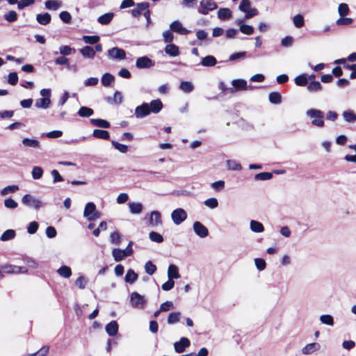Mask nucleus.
Instances as JSON below:
<instances>
[{
	"label": "nucleus",
	"instance_id": "nucleus-1",
	"mask_svg": "<svg viewBox=\"0 0 356 356\" xmlns=\"http://www.w3.org/2000/svg\"><path fill=\"white\" fill-rule=\"evenodd\" d=\"M306 115L308 118L313 119L311 122L312 125L318 127H324V113L322 111L316 108H310L306 111Z\"/></svg>",
	"mask_w": 356,
	"mask_h": 356
},
{
	"label": "nucleus",
	"instance_id": "nucleus-2",
	"mask_svg": "<svg viewBox=\"0 0 356 356\" xmlns=\"http://www.w3.org/2000/svg\"><path fill=\"white\" fill-rule=\"evenodd\" d=\"M83 216L89 221H93L100 218V213L97 211L96 206L93 202H88L86 204Z\"/></svg>",
	"mask_w": 356,
	"mask_h": 356
},
{
	"label": "nucleus",
	"instance_id": "nucleus-3",
	"mask_svg": "<svg viewBox=\"0 0 356 356\" xmlns=\"http://www.w3.org/2000/svg\"><path fill=\"white\" fill-rule=\"evenodd\" d=\"M147 300L145 297L138 292H132L130 295V304L135 309H142L144 308Z\"/></svg>",
	"mask_w": 356,
	"mask_h": 356
},
{
	"label": "nucleus",
	"instance_id": "nucleus-4",
	"mask_svg": "<svg viewBox=\"0 0 356 356\" xmlns=\"http://www.w3.org/2000/svg\"><path fill=\"white\" fill-rule=\"evenodd\" d=\"M22 202L26 206L29 207H32L36 210H38L43 206V204L41 200L35 198V197L30 194L24 195L22 198Z\"/></svg>",
	"mask_w": 356,
	"mask_h": 356
},
{
	"label": "nucleus",
	"instance_id": "nucleus-5",
	"mask_svg": "<svg viewBox=\"0 0 356 356\" xmlns=\"http://www.w3.org/2000/svg\"><path fill=\"white\" fill-rule=\"evenodd\" d=\"M171 218L175 225H179L187 218V213L184 209L177 208L172 211Z\"/></svg>",
	"mask_w": 356,
	"mask_h": 356
},
{
	"label": "nucleus",
	"instance_id": "nucleus-6",
	"mask_svg": "<svg viewBox=\"0 0 356 356\" xmlns=\"http://www.w3.org/2000/svg\"><path fill=\"white\" fill-rule=\"evenodd\" d=\"M217 7V4L212 0H202L198 12L202 15H207L209 11L216 9Z\"/></svg>",
	"mask_w": 356,
	"mask_h": 356
},
{
	"label": "nucleus",
	"instance_id": "nucleus-7",
	"mask_svg": "<svg viewBox=\"0 0 356 356\" xmlns=\"http://www.w3.org/2000/svg\"><path fill=\"white\" fill-rule=\"evenodd\" d=\"M154 65V62L146 56L139 57L136 62V66L138 69L150 68Z\"/></svg>",
	"mask_w": 356,
	"mask_h": 356
},
{
	"label": "nucleus",
	"instance_id": "nucleus-8",
	"mask_svg": "<svg viewBox=\"0 0 356 356\" xmlns=\"http://www.w3.org/2000/svg\"><path fill=\"white\" fill-rule=\"evenodd\" d=\"M108 56L112 59L123 60L126 57V52L122 49L113 47L108 51Z\"/></svg>",
	"mask_w": 356,
	"mask_h": 356
},
{
	"label": "nucleus",
	"instance_id": "nucleus-9",
	"mask_svg": "<svg viewBox=\"0 0 356 356\" xmlns=\"http://www.w3.org/2000/svg\"><path fill=\"white\" fill-rule=\"evenodd\" d=\"M193 227L194 232L200 238H205L209 235L208 229L199 221H195Z\"/></svg>",
	"mask_w": 356,
	"mask_h": 356
},
{
	"label": "nucleus",
	"instance_id": "nucleus-10",
	"mask_svg": "<svg viewBox=\"0 0 356 356\" xmlns=\"http://www.w3.org/2000/svg\"><path fill=\"white\" fill-rule=\"evenodd\" d=\"M191 341L186 337H181L179 341L174 343V348L176 353H181L184 352L185 349L190 346Z\"/></svg>",
	"mask_w": 356,
	"mask_h": 356
},
{
	"label": "nucleus",
	"instance_id": "nucleus-11",
	"mask_svg": "<svg viewBox=\"0 0 356 356\" xmlns=\"http://www.w3.org/2000/svg\"><path fill=\"white\" fill-rule=\"evenodd\" d=\"M134 114L136 118L139 119L143 118L149 115V104L144 102L141 105L137 106L135 108Z\"/></svg>",
	"mask_w": 356,
	"mask_h": 356
},
{
	"label": "nucleus",
	"instance_id": "nucleus-12",
	"mask_svg": "<svg viewBox=\"0 0 356 356\" xmlns=\"http://www.w3.org/2000/svg\"><path fill=\"white\" fill-rule=\"evenodd\" d=\"M233 87L229 88V93H234L237 90H247V82L243 79H234L232 81Z\"/></svg>",
	"mask_w": 356,
	"mask_h": 356
},
{
	"label": "nucleus",
	"instance_id": "nucleus-13",
	"mask_svg": "<svg viewBox=\"0 0 356 356\" xmlns=\"http://www.w3.org/2000/svg\"><path fill=\"white\" fill-rule=\"evenodd\" d=\"M149 223L153 227L161 225L162 219L160 212L158 211H152L149 215Z\"/></svg>",
	"mask_w": 356,
	"mask_h": 356
},
{
	"label": "nucleus",
	"instance_id": "nucleus-14",
	"mask_svg": "<svg viewBox=\"0 0 356 356\" xmlns=\"http://www.w3.org/2000/svg\"><path fill=\"white\" fill-rule=\"evenodd\" d=\"M172 31L178 33L181 35H187L190 31L183 27L182 24L179 21H174L170 25Z\"/></svg>",
	"mask_w": 356,
	"mask_h": 356
},
{
	"label": "nucleus",
	"instance_id": "nucleus-15",
	"mask_svg": "<svg viewBox=\"0 0 356 356\" xmlns=\"http://www.w3.org/2000/svg\"><path fill=\"white\" fill-rule=\"evenodd\" d=\"M149 6L148 2H142L136 4V7L131 10V15L134 17H139L143 11H145Z\"/></svg>",
	"mask_w": 356,
	"mask_h": 356
},
{
	"label": "nucleus",
	"instance_id": "nucleus-16",
	"mask_svg": "<svg viewBox=\"0 0 356 356\" xmlns=\"http://www.w3.org/2000/svg\"><path fill=\"white\" fill-rule=\"evenodd\" d=\"M321 348V345L318 343L314 342L307 344L302 348V353L304 355H310Z\"/></svg>",
	"mask_w": 356,
	"mask_h": 356
},
{
	"label": "nucleus",
	"instance_id": "nucleus-17",
	"mask_svg": "<svg viewBox=\"0 0 356 356\" xmlns=\"http://www.w3.org/2000/svg\"><path fill=\"white\" fill-rule=\"evenodd\" d=\"M163 108V103L160 99H154L149 104V113H158Z\"/></svg>",
	"mask_w": 356,
	"mask_h": 356
},
{
	"label": "nucleus",
	"instance_id": "nucleus-18",
	"mask_svg": "<svg viewBox=\"0 0 356 356\" xmlns=\"http://www.w3.org/2000/svg\"><path fill=\"white\" fill-rule=\"evenodd\" d=\"M105 330L109 336L113 337L118 333V324L115 321H111L106 325Z\"/></svg>",
	"mask_w": 356,
	"mask_h": 356
},
{
	"label": "nucleus",
	"instance_id": "nucleus-19",
	"mask_svg": "<svg viewBox=\"0 0 356 356\" xmlns=\"http://www.w3.org/2000/svg\"><path fill=\"white\" fill-rule=\"evenodd\" d=\"M165 52L170 56H177L179 55V47L172 43L167 44L165 47Z\"/></svg>",
	"mask_w": 356,
	"mask_h": 356
},
{
	"label": "nucleus",
	"instance_id": "nucleus-20",
	"mask_svg": "<svg viewBox=\"0 0 356 356\" xmlns=\"http://www.w3.org/2000/svg\"><path fill=\"white\" fill-rule=\"evenodd\" d=\"M168 277L170 280L178 279L180 277L178 267L174 264H170L168 269Z\"/></svg>",
	"mask_w": 356,
	"mask_h": 356
},
{
	"label": "nucleus",
	"instance_id": "nucleus-21",
	"mask_svg": "<svg viewBox=\"0 0 356 356\" xmlns=\"http://www.w3.org/2000/svg\"><path fill=\"white\" fill-rule=\"evenodd\" d=\"M51 17L48 13L38 14L36 16L37 22L41 25H47L50 23Z\"/></svg>",
	"mask_w": 356,
	"mask_h": 356
},
{
	"label": "nucleus",
	"instance_id": "nucleus-22",
	"mask_svg": "<svg viewBox=\"0 0 356 356\" xmlns=\"http://www.w3.org/2000/svg\"><path fill=\"white\" fill-rule=\"evenodd\" d=\"M80 53L84 58H93L95 56V49L90 46H85L80 49Z\"/></svg>",
	"mask_w": 356,
	"mask_h": 356
},
{
	"label": "nucleus",
	"instance_id": "nucleus-23",
	"mask_svg": "<svg viewBox=\"0 0 356 356\" xmlns=\"http://www.w3.org/2000/svg\"><path fill=\"white\" fill-rule=\"evenodd\" d=\"M50 104V98H39L35 100V106L38 108L46 109L49 107Z\"/></svg>",
	"mask_w": 356,
	"mask_h": 356
},
{
	"label": "nucleus",
	"instance_id": "nucleus-24",
	"mask_svg": "<svg viewBox=\"0 0 356 356\" xmlns=\"http://www.w3.org/2000/svg\"><path fill=\"white\" fill-rule=\"evenodd\" d=\"M122 95L119 91H115L113 97H107L106 100L109 104H120L122 102Z\"/></svg>",
	"mask_w": 356,
	"mask_h": 356
},
{
	"label": "nucleus",
	"instance_id": "nucleus-25",
	"mask_svg": "<svg viewBox=\"0 0 356 356\" xmlns=\"http://www.w3.org/2000/svg\"><path fill=\"white\" fill-rule=\"evenodd\" d=\"M128 206L129 211L132 214H139L143 209V204L140 202H129Z\"/></svg>",
	"mask_w": 356,
	"mask_h": 356
},
{
	"label": "nucleus",
	"instance_id": "nucleus-26",
	"mask_svg": "<svg viewBox=\"0 0 356 356\" xmlns=\"http://www.w3.org/2000/svg\"><path fill=\"white\" fill-rule=\"evenodd\" d=\"M90 123L95 126V127H101V128H105V129H108L111 127V124L108 121L106 120H103V119H90Z\"/></svg>",
	"mask_w": 356,
	"mask_h": 356
},
{
	"label": "nucleus",
	"instance_id": "nucleus-27",
	"mask_svg": "<svg viewBox=\"0 0 356 356\" xmlns=\"http://www.w3.org/2000/svg\"><path fill=\"white\" fill-rule=\"evenodd\" d=\"M114 14L113 13H107L102 15L97 18V22L102 25L108 24L113 19Z\"/></svg>",
	"mask_w": 356,
	"mask_h": 356
},
{
	"label": "nucleus",
	"instance_id": "nucleus-28",
	"mask_svg": "<svg viewBox=\"0 0 356 356\" xmlns=\"http://www.w3.org/2000/svg\"><path fill=\"white\" fill-rule=\"evenodd\" d=\"M216 63V58L213 56H207L202 58L201 60V65L204 67H213Z\"/></svg>",
	"mask_w": 356,
	"mask_h": 356
},
{
	"label": "nucleus",
	"instance_id": "nucleus-29",
	"mask_svg": "<svg viewBox=\"0 0 356 356\" xmlns=\"http://www.w3.org/2000/svg\"><path fill=\"white\" fill-rule=\"evenodd\" d=\"M92 135L93 137L99 139L108 140L110 138L109 132L102 129H95Z\"/></svg>",
	"mask_w": 356,
	"mask_h": 356
},
{
	"label": "nucleus",
	"instance_id": "nucleus-30",
	"mask_svg": "<svg viewBox=\"0 0 356 356\" xmlns=\"http://www.w3.org/2000/svg\"><path fill=\"white\" fill-rule=\"evenodd\" d=\"M218 17L222 20L229 19L232 17V11L229 8H220L218 11Z\"/></svg>",
	"mask_w": 356,
	"mask_h": 356
},
{
	"label": "nucleus",
	"instance_id": "nucleus-31",
	"mask_svg": "<svg viewBox=\"0 0 356 356\" xmlns=\"http://www.w3.org/2000/svg\"><path fill=\"white\" fill-rule=\"evenodd\" d=\"M62 6V2L58 0H47L45 7L49 10H57Z\"/></svg>",
	"mask_w": 356,
	"mask_h": 356
},
{
	"label": "nucleus",
	"instance_id": "nucleus-32",
	"mask_svg": "<svg viewBox=\"0 0 356 356\" xmlns=\"http://www.w3.org/2000/svg\"><path fill=\"white\" fill-rule=\"evenodd\" d=\"M22 143L25 147L33 148H40V142L35 139L25 138L22 140Z\"/></svg>",
	"mask_w": 356,
	"mask_h": 356
},
{
	"label": "nucleus",
	"instance_id": "nucleus-33",
	"mask_svg": "<svg viewBox=\"0 0 356 356\" xmlns=\"http://www.w3.org/2000/svg\"><path fill=\"white\" fill-rule=\"evenodd\" d=\"M250 229L255 233H261L264 230L262 223L257 220H252L250 221Z\"/></svg>",
	"mask_w": 356,
	"mask_h": 356
},
{
	"label": "nucleus",
	"instance_id": "nucleus-34",
	"mask_svg": "<svg viewBox=\"0 0 356 356\" xmlns=\"http://www.w3.org/2000/svg\"><path fill=\"white\" fill-rule=\"evenodd\" d=\"M112 255L115 261H122L124 257H127L124 250H121L119 248H114L112 250Z\"/></svg>",
	"mask_w": 356,
	"mask_h": 356
},
{
	"label": "nucleus",
	"instance_id": "nucleus-35",
	"mask_svg": "<svg viewBox=\"0 0 356 356\" xmlns=\"http://www.w3.org/2000/svg\"><path fill=\"white\" fill-rule=\"evenodd\" d=\"M58 274L64 277L69 278L72 275V270L67 266H62L57 270Z\"/></svg>",
	"mask_w": 356,
	"mask_h": 356
},
{
	"label": "nucleus",
	"instance_id": "nucleus-36",
	"mask_svg": "<svg viewBox=\"0 0 356 356\" xmlns=\"http://www.w3.org/2000/svg\"><path fill=\"white\" fill-rule=\"evenodd\" d=\"M268 99L271 104H280L282 102V95L279 92H272L268 95Z\"/></svg>",
	"mask_w": 356,
	"mask_h": 356
},
{
	"label": "nucleus",
	"instance_id": "nucleus-37",
	"mask_svg": "<svg viewBox=\"0 0 356 356\" xmlns=\"http://www.w3.org/2000/svg\"><path fill=\"white\" fill-rule=\"evenodd\" d=\"M94 111L89 107L81 106L77 112V114L82 118H89L92 115Z\"/></svg>",
	"mask_w": 356,
	"mask_h": 356
},
{
	"label": "nucleus",
	"instance_id": "nucleus-38",
	"mask_svg": "<svg viewBox=\"0 0 356 356\" xmlns=\"http://www.w3.org/2000/svg\"><path fill=\"white\" fill-rule=\"evenodd\" d=\"M295 83L298 86H306L308 85V78L307 74H302L296 76L294 79Z\"/></svg>",
	"mask_w": 356,
	"mask_h": 356
},
{
	"label": "nucleus",
	"instance_id": "nucleus-39",
	"mask_svg": "<svg viewBox=\"0 0 356 356\" xmlns=\"http://www.w3.org/2000/svg\"><path fill=\"white\" fill-rule=\"evenodd\" d=\"M115 77L110 73H105L102 76V84L104 86L108 87L110 86L111 83L114 81Z\"/></svg>",
	"mask_w": 356,
	"mask_h": 356
},
{
	"label": "nucleus",
	"instance_id": "nucleus-40",
	"mask_svg": "<svg viewBox=\"0 0 356 356\" xmlns=\"http://www.w3.org/2000/svg\"><path fill=\"white\" fill-rule=\"evenodd\" d=\"M343 117L344 120L349 123H354L356 121V114L350 110L343 111Z\"/></svg>",
	"mask_w": 356,
	"mask_h": 356
},
{
	"label": "nucleus",
	"instance_id": "nucleus-41",
	"mask_svg": "<svg viewBox=\"0 0 356 356\" xmlns=\"http://www.w3.org/2000/svg\"><path fill=\"white\" fill-rule=\"evenodd\" d=\"M16 232L14 229H7L1 236L0 240L6 241L13 239L15 237Z\"/></svg>",
	"mask_w": 356,
	"mask_h": 356
},
{
	"label": "nucleus",
	"instance_id": "nucleus-42",
	"mask_svg": "<svg viewBox=\"0 0 356 356\" xmlns=\"http://www.w3.org/2000/svg\"><path fill=\"white\" fill-rule=\"evenodd\" d=\"M323 89V86L319 81H311L307 85V90L309 92H314L321 91Z\"/></svg>",
	"mask_w": 356,
	"mask_h": 356
},
{
	"label": "nucleus",
	"instance_id": "nucleus-43",
	"mask_svg": "<svg viewBox=\"0 0 356 356\" xmlns=\"http://www.w3.org/2000/svg\"><path fill=\"white\" fill-rule=\"evenodd\" d=\"M179 88L184 92L189 93L194 89V86L190 81H183L180 83Z\"/></svg>",
	"mask_w": 356,
	"mask_h": 356
},
{
	"label": "nucleus",
	"instance_id": "nucleus-44",
	"mask_svg": "<svg viewBox=\"0 0 356 356\" xmlns=\"http://www.w3.org/2000/svg\"><path fill=\"white\" fill-rule=\"evenodd\" d=\"M138 279V274L136 273L133 270L129 269L127 270L125 275V282L127 283L132 284Z\"/></svg>",
	"mask_w": 356,
	"mask_h": 356
},
{
	"label": "nucleus",
	"instance_id": "nucleus-45",
	"mask_svg": "<svg viewBox=\"0 0 356 356\" xmlns=\"http://www.w3.org/2000/svg\"><path fill=\"white\" fill-rule=\"evenodd\" d=\"M82 40L86 44H95L99 41L100 38L98 35H83Z\"/></svg>",
	"mask_w": 356,
	"mask_h": 356
},
{
	"label": "nucleus",
	"instance_id": "nucleus-46",
	"mask_svg": "<svg viewBox=\"0 0 356 356\" xmlns=\"http://www.w3.org/2000/svg\"><path fill=\"white\" fill-rule=\"evenodd\" d=\"M76 49L67 45H63L59 47V53L64 56H70L74 53Z\"/></svg>",
	"mask_w": 356,
	"mask_h": 356
},
{
	"label": "nucleus",
	"instance_id": "nucleus-47",
	"mask_svg": "<svg viewBox=\"0 0 356 356\" xmlns=\"http://www.w3.org/2000/svg\"><path fill=\"white\" fill-rule=\"evenodd\" d=\"M22 267L16 266H7L3 267V272L6 273H23L26 270H22Z\"/></svg>",
	"mask_w": 356,
	"mask_h": 356
},
{
	"label": "nucleus",
	"instance_id": "nucleus-48",
	"mask_svg": "<svg viewBox=\"0 0 356 356\" xmlns=\"http://www.w3.org/2000/svg\"><path fill=\"white\" fill-rule=\"evenodd\" d=\"M180 316H181V313L179 312L170 313L168 317V320H167L168 323V324H175V323L179 322L180 320Z\"/></svg>",
	"mask_w": 356,
	"mask_h": 356
},
{
	"label": "nucleus",
	"instance_id": "nucleus-49",
	"mask_svg": "<svg viewBox=\"0 0 356 356\" xmlns=\"http://www.w3.org/2000/svg\"><path fill=\"white\" fill-rule=\"evenodd\" d=\"M273 177V175L271 172H260V173H258V174H256L254 175V179L256 181H259V180H261V181H266V180H269L271 178Z\"/></svg>",
	"mask_w": 356,
	"mask_h": 356
},
{
	"label": "nucleus",
	"instance_id": "nucleus-50",
	"mask_svg": "<svg viewBox=\"0 0 356 356\" xmlns=\"http://www.w3.org/2000/svg\"><path fill=\"white\" fill-rule=\"evenodd\" d=\"M149 238L152 241L156 242L158 243H162L164 240L163 237L162 236L161 234H160L158 232H154V231L149 232Z\"/></svg>",
	"mask_w": 356,
	"mask_h": 356
},
{
	"label": "nucleus",
	"instance_id": "nucleus-51",
	"mask_svg": "<svg viewBox=\"0 0 356 356\" xmlns=\"http://www.w3.org/2000/svg\"><path fill=\"white\" fill-rule=\"evenodd\" d=\"M293 22L296 28H301L305 24L304 17L302 15L298 14L293 18Z\"/></svg>",
	"mask_w": 356,
	"mask_h": 356
},
{
	"label": "nucleus",
	"instance_id": "nucleus-52",
	"mask_svg": "<svg viewBox=\"0 0 356 356\" xmlns=\"http://www.w3.org/2000/svg\"><path fill=\"white\" fill-rule=\"evenodd\" d=\"M227 166L230 170H241L242 168L241 165L234 160H227Z\"/></svg>",
	"mask_w": 356,
	"mask_h": 356
},
{
	"label": "nucleus",
	"instance_id": "nucleus-53",
	"mask_svg": "<svg viewBox=\"0 0 356 356\" xmlns=\"http://www.w3.org/2000/svg\"><path fill=\"white\" fill-rule=\"evenodd\" d=\"M17 190H19V186L17 185H10V186H8L3 188L1 191V195L2 196H5V195H8V193H15Z\"/></svg>",
	"mask_w": 356,
	"mask_h": 356
},
{
	"label": "nucleus",
	"instance_id": "nucleus-54",
	"mask_svg": "<svg viewBox=\"0 0 356 356\" xmlns=\"http://www.w3.org/2000/svg\"><path fill=\"white\" fill-rule=\"evenodd\" d=\"M320 321L322 323L332 326L334 325V318L329 314H323L320 316Z\"/></svg>",
	"mask_w": 356,
	"mask_h": 356
},
{
	"label": "nucleus",
	"instance_id": "nucleus-55",
	"mask_svg": "<svg viewBox=\"0 0 356 356\" xmlns=\"http://www.w3.org/2000/svg\"><path fill=\"white\" fill-rule=\"evenodd\" d=\"M145 273L149 275H153L156 270V266L151 261H148L145 265Z\"/></svg>",
	"mask_w": 356,
	"mask_h": 356
},
{
	"label": "nucleus",
	"instance_id": "nucleus-56",
	"mask_svg": "<svg viewBox=\"0 0 356 356\" xmlns=\"http://www.w3.org/2000/svg\"><path fill=\"white\" fill-rule=\"evenodd\" d=\"M32 177L34 179H39L42 177L43 170L41 167L34 166L31 172Z\"/></svg>",
	"mask_w": 356,
	"mask_h": 356
},
{
	"label": "nucleus",
	"instance_id": "nucleus-57",
	"mask_svg": "<svg viewBox=\"0 0 356 356\" xmlns=\"http://www.w3.org/2000/svg\"><path fill=\"white\" fill-rule=\"evenodd\" d=\"M8 22H14L17 19V13L15 10H10L3 16Z\"/></svg>",
	"mask_w": 356,
	"mask_h": 356
},
{
	"label": "nucleus",
	"instance_id": "nucleus-58",
	"mask_svg": "<svg viewBox=\"0 0 356 356\" xmlns=\"http://www.w3.org/2000/svg\"><path fill=\"white\" fill-rule=\"evenodd\" d=\"M239 31L245 35H252L254 33V28L248 24H241L239 26Z\"/></svg>",
	"mask_w": 356,
	"mask_h": 356
},
{
	"label": "nucleus",
	"instance_id": "nucleus-59",
	"mask_svg": "<svg viewBox=\"0 0 356 356\" xmlns=\"http://www.w3.org/2000/svg\"><path fill=\"white\" fill-rule=\"evenodd\" d=\"M112 145L121 153H127L128 151V147L126 145L119 143L115 140L111 141Z\"/></svg>",
	"mask_w": 356,
	"mask_h": 356
},
{
	"label": "nucleus",
	"instance_id": "nucleus-60",
	"mask_svg": "<svg viewBox=\"0 0 356 356\" xmlns=\"http://www.w3.org/2000/svg\"><path fill=\"white\" fill-rule=\"evenodd\" d=\"M204 204L210 209H216L218 206V202L216 198L211 197L204 201Z\"/></svg>",
	"mask_w": 356,
	"mask_h": 356
},
{
	"label": "nucleus",
	"instance_id": "nucleus-61",
	"mask_svg": "<svg viewBox=\"0 0 356 356\" xmlns=\"http://www.w3.org/2000/svg\"><path fill=\"white\" fill-rule=\"evenodd\" d=\"M111 243L115 245H119L121 242V236L119 232H114L110 235Z\"/></svg>",
	"mask_w": 356,
	"mask_h": 356
},
{
	"label": "nucleus",
	"instance_id": "nucleus-62",
	"mask_svg": "<svg viewBox=\"0 0 356 356\" xmlns=\"http://www.w3.org/2000/svg\"><path fill=\"white\" fill-rule=\"evenodd\" d=\"M338 12L341 17L348 15L349 13L348 6L345 3H340L338 8Z\"/></svg>",
	"mask_w": 356,
	"mask_h": 356
},
{
	"label": "nucleus",
	"instance_id": "nucleus-63",
	"mask_svg": "<svg viewBox=\"0 0 356 356\" xmlns=\"http://www.w3.org/2000/svg\"><path fill=\"white\" fill-rule=\"evenodd\" d=\"M294 39L291 36H286L281 40V45L284 47H289L293 45Z\"/></svg>",
	"mask_w": 356,
	"mask_h": 356
},
{
	"label": "nucleus",
	"instance_id": "nucleus-64",
	"mask_svg": "<svg viewBox=\"0 0 356 356\" xmlns=\"http://www.w3.org/2000/svg\"><path fill=\"white\" fill-rule=\"evenodd\" d=\"M49 349V347L48 346H44L37 352L32 354H29L28 355V356H45L47 354Z\"/></svg>",
	"mask_w": 356,
	"mask_h": 356
}]
</instances>
